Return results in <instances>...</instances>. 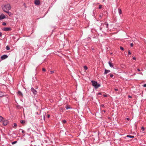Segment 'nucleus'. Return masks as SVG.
<instances>
[{"mask_svg": "<svg viewBox=\"0 0 146 146\" xmlns=\"http://www.w3.org/2000/svg\"><path fill=\"white\" fill-rule=\"evenodd\" d=\"M137 70H138V71H139V72L140 71V70L139 69H137Z\"/></svg>", "mask_w": 146, "mask_h": 146, "instance_id": "43", "label": "nucleus"}, {"mask_svg": "<svg viewBox=\"0 0 146 146\" xmlns=\"http://www.w3.org/2000/svg\"><path fill=\"white\" fill-rule=\"evenodd\" d=\"M118 11H119V15H120L122 13V12L121 10L119 8L118 9Z\"/></svg>", "mask_w": 146, "mask_h": 146, "instance_id": "16", "label": "nucleus"}, {"mask_svg": "<svg viewBox=\"0 0 146 146\" xmlns=\"http://www.w3.org/2000/svg\"><path fill=\"white\" fill-rule=\"evenodd\" d=\"M66 121L65 119L63 120L62 121V122L64 123H66Z\"/></svg>", "mask_w": 146, "mask_h": 146, "instance_id": "24", "label": "nucleus"}, {"mask_svg": "<svg viewBox=\"0 0 146 146\" xmlns=\"http://www.w3.org/2000/svg\"><path fill=\"white\" fill-rule=\"evenodd\" d=\"M114 89L115 91H117L118 90V89L117 88H115Z\"/></svg>", "mask_w": 146, "mask_h": 146, "instance_id": "33", "label": "nucleus"}, {"mask_svg": "<svg viewBox=\"0 0 146 146\" xmlns=\"http://www.w3.org/2000/svg\"><path fill=\"white\" fill-rule=\"evenodd\" d=\"M2 30L4 31H9L11 30V29L10 27H4L2 29Z\"/></svg>", "mask_w": 146, "mask_h": 146, "instance_id": "3", "label": "nucleus"}, {"mask_svg": "<svg viewBox=\"0 0 146 146\" xmlns=\"http://www.w3.org/2000/svg\"><path fill=\"white\" fill-rule=\"evenodd\" d=\"M5 18V16L4 15H1V16H0V20L3 19Z\"/></svg>", "mask_w": 146, "mask_h": 146, "instance_id": "10", "label": "nucleus"}, {"mask_svg": "<svg viewBox=\"0 0 146 146\" xmlns=\"http://www.w3.org/2000/svg\"><path fill=\"white\" fill-rule=\"evenodd\" d=\"M40 3V1L39 0H36L35 1V3L36 5H39Z\"/></svg>", "mask_w": 146, "mask_h": 146, "instance_id": "6", "label": "nucleus"}, {"mask_svg": "<svg viewBox=\"0 0 146 146\" xmlns=\"http://www.w3.org/2000/svg\"><path fill=\"white\" fill-rule=\"evenodd\" d=\"M6 49L7 50H9L10 49L9 47L8 46H6Z\"/></svg>", "mask_w": 146, "mask_h": 146, "instance_id": "17", "label": "nucleus"}, {"mask_svg": "<svg viewBox=\"0 0 146 146\" xmlns=\"http://www.w3.org/2000/svg\"><path fill=\"white\" fill-rule=\"evenodd\" d=\"M129 97H131L130 96H129Z\"/></svg>", "mask_w": 146, "mask_h": 146, "instance_id": "47", "label": "nucleus"}, {"mask_svg": "<svg viewBox=\"0 0 146 146\" xmlns=\"http://www.w3.org/2000/svg\"><path fill=\"white\" fill-rule=\"evenodd\" d=\"M141 129L142 130V131H143L145 130V129H144V127H141Z\"/></svg>", "mask_w": 146, "mask_h": 146, "instance_id": "26", "label": "nucleus"}, {"mask_svg": "<svg viewBox=\"0 0 146 146\" xmlns=\"http://www.w3.org/2000/svg\"><path fill=\"white\" fill-rule=\"evenodd\" d=\"M98 94L99 95H100L101 94L100 93H98Z\"/></svg>", "mask_w": 146, "mask_h": 146, "instance_id": "44", "label": "nucleus"}, {"mask_svg": "<svg viewBox=\"0 0 146 146\" xmlns=\"http://www.w3.org/2000/svg\"><path fill=\"white\" fill-rule=\"evenodd\" d=\"M8 123V121L7 120H4L3 121V123L4 125H7Z\"/></svg>", "mask_w": 146, "mask_h": 146, "instance_id": "7", "label": "nucleus"}, {"mask_svg": "<svg viewBox=\"0 0 146 146\" xmlns=\"http://www.w3.org/2000/svg\"><path fill=\"white\" fill-rule=\"evenodd\" d=\"M96 12V11L94 10L93 11V14L95 13V12ZM93 15L94 16H95V14H93Z\"/></svg>", "mask_w": 146, "mask_h": 146, "instance_id": "32", "label": "nucleus"}, {"mask_svg": "<svg viewBox=\"0 0 146 146\" xmlns=\"http://www.w3.org/2000/svg\"><path fill=\"white\" fill-rule=\"evenodd\" d=\"M17 142V141H14L12 143V144L13 145L16 143Z\"/></svg>", "mask_w": 146, "mask_h": 146, "instance_id": "20", "label": "nucleus"}, {"mask_svg": "<svg viewBox=\"0 0 146 146\" xmlns=\"http://www.w3.org/2000/svg\"><path fill=\"white\" fill-rule=\"evenodd\" d=\"M20 130L21 131V132L22 133H24L25 132L24 131L23 129H20Z\"/></svg>", "mask_w": 146, "mask_h": 146, "instance_id": "28", "label": "nucleus"}, {"mask_svg": "<svg viewBox=\"0 0 146 146\" xmlns=\"http://www.w3.org/2000/svg\"><path fill=\"white\" fill-rule=\"evenodd\" d=\"M102 7V5H100L99 6L98 8L99 9H100Z\"/></svg>", "mask_w": 146, "mask_h": 146, "instance_id": "23", "label": "nucleus"}, {"mask_svg": "<svg viewBox=\"0 0 146 146\" xmlns=\"http://www.w3.org/2000/svg\"><path fill=\"white\" fill-rule=\"evenodd\" d=\"M11 9V7L9 4H7L4 5L3 9L5 12L8 11Z\"/></svg>", "mask_w": 146, "mask_h": 146, "instance_id": "1", "label": "nucleus"}, {"mask_svg": "<svg viewBox=\"0 0 146 146\" xmlns=\"http://www.w3.org/2000/svg\"><path fill=\"white\" fill-rule=\"evenodd\" d=\"M128 54L129 55H130L131 53V52H130V50H128Z\"/></svg>", "mask_w": 146, "mask_h": 146, "instance_id": "30", "label": "nucleus"}, {"mask_svg": "<svg viewBox=\"0 0 146 146\" xmlns=\"http://www.w3.org/2000/svg\"><path fill=\"white\" fill-rule=\"evenodd\" d=\"M2 35V33H1L0 32V36H1Z\"/></svg>", "mask_w": 146, "mask_h": 146, "instance_id": "42", "label": "nucleus"}, {"mask_svg": "<svg viewBox=\"0 0 146 146\" xmlns=\"http://www.w3.org/2000/svg\"><path fill=\"white\" fill-rule=\"evenodd\" d=\"M132 72V71H131L130 72H129V74H128L130 76H132L133 75H134L135 74H131L130 73H131V72Z\"/></svg>", "mask_w": 146, "mask_h": 146, "instance_id": "19", "label": "nucleus"}, {"mask_svg": "<svg viewBox=\"0 0 146 146\" xmlns=\"http://www.w3.org/2000/svg\"><path fill=\"white\" fill-rule=\"evenodd\" d=\"M84 68L85 70H86L88 69V68L86 66H84Z\"/></svg>", "mask_w": 146, "mask_h": 146, "instance_id": "21", "label": "nucleus"}, {"mask_svg": "<svg viewBox=\"0 0 146 146\" xmlns=\"http://www.w3.org/2000/svg\"><path fill=\"white\" fill-rule=\"evenodd\" d=\"M126 137H129V138H134V136H132V135H127L126 136Z\"/></svg>", "mask_w": 146, "mask_h": 146, "instance_id": "15", "label": "nucleus"}, {"mask_svg": "<svg viewBox=\"0 0 146 146\" xmlns=\"http://www.w3.org/2000/svg\"><path fill=\"white\" fill-rule=\"evenodd\" d=\"M110 77L111 78H113V75L112 74H110Z\"/></svg>", "mask_w": 146, "mask_h": 146, "instance_id": "27", "label": "nucleus"}, {"mask_svg": "<svg viewBox=\"0 0 146 146\" xmlns=\"http://www.w3.org/2000/svg\"><path fill=\"white\" fill-rule=\"evenodd\" d=\"M42 70L44 72V71H46V70H45V69L44 68H42Z\"/></svg>", "mask_w": 146, "mask_h": 146, "instance_id": "35", "label": "nucleus"}, {"mask_svg": "<svg viewBox=\"0 0 146 146\" xmlns=\"http://www.w3.org/2000/svg\"><path fill=\"white\" fill-rule=\"evenodd\" d=\"M120 49L122 50H124V48H123L122 47V46H120Z\"/></svg>", "mask_w": 146, "mask_h": 146, "instance_id": "29", "label": "nucleus"}, {"mask_svg": "<svg viewBox=\"0 0 146 146\" xmlns=\"http://www.w3.org/2000/svg\"><path fill=\"white\" fill-rule=\"evenodd\" d=\"M3 119V117L1 116H0V122H1V121Z\"/></svg>", "mask_w": 146, "mask_h": 146, "instance_id": "22", "label": "nucleus"}, {"mask_svg": "<svg viewBox=\"0 0 146 146\" xmlns=\"http://www.w3.org/2000/svg\"><path fill=\"white\" fill-rule=\"evenodd\" d=\"M66 108L67 110H68V109L70 108H69V107H68V106H67L66 107Z\"/></svg>", "mask_w": 146, "mask_h": 146, "instance_id": "40", "label": "nucleus"}, {"mask_svg": "<svg viewBox=\"0 0 146 146\" xmlns=\"http://www.w3.org/2000/svg\"><path fill=\"white\" fill-rule=\"evenodd\" d=\"M4 95V93L3 92H2L0 91V97H2Z\"/></svg>", "mask_w": 146, "mask_h": 146, "instance_id": "13", "label": "nucleus"}, {"mask_svg": "<svg viewBox=\"0 0 146 146\" xmlns=\"http://www.w3.org/2000/svg\"><path fill=\"white\" fill-rule=\"evenodd\" d=\"M50 117V115H48V118H49Z\"/></svg>", "mask_w": 146, "mask_h": 146, "instance_id": "45", "label": "nucleus"}, {"mask_svg": "<svg viewBox=\"0 0 146 146\" xmlns=\"http://www.w3.org/2000/svg\"><path fill=\"white\" fill-rule=\"evenodd\" d=\"M20 122L22 124H23L25 123V121L24 120H21L20 121Z\"/></svg>", "mask_w": 146, "mask_h": 146, "instance_id": "18", "label": "nucleus"}, {"mask_svg": "<svg viewBox=\"0 0 146 146\" xmlns=\"http://www.w3.org/2000/svg\"><path fill=\"white\" fill-rule=\"evenodd\" d=\"M126 119L128 121L129 120H130V119L129 117H127L126 118Z\"/></svg>", "mask_w": 146, "mask_h": 146, "instance_id": "39", "label": "nucleus"}, {"mask_svg": "<svg viewBox=\"0 0 146 146\" xmlns=\"http://www.w3.org/2000/svg\"><path fill=\"white\" fill-rule=\"evenodd\" d=\"M18 94L20 96H23V94L21 91H18Z\"/></svg>", "mask_w": 146, "mask_h": 146, "instance_id": "14", "label": "nucleus"}, {"mask_svg": "<svg viewBox=\"0 0 146 146\" xmlns=\"http://www.w3.org/2000/svg\"><path fill=\"white\" fill-rule=\"evenodd\" d=\"M5 12L7 13L10 16H11L12 15V13L11 12H10L8 11H7Z\"/></svg>", "mask_w": 146, "mask_h": 146, "instance_id": "11", "label": "nucleus"}, {"mask_svg": "<svg viewBox=\"0 0 146 146\" xmlns=\"http://www.w3.org/2000/svg\"><path fill=\"white\" fill-rule=\"evenodd\" d=\"M31 91L33 92L34 94L35 95L37 93V91L33 87H32Z\"/></svg>", "mask_w": 146, "mask_h": 146, "instance_id": "4", "label": "nucleus"}, {"mask_svg": "<svg viewBox=\"0 0 146 146\" xmlns=\"http://www.w3.org/2000/svg\"><path fill=\"white\" fill-rule=\"evenodd\" d=\"M103 96L104 97H106L107 96V95L106 94H104L103 95Z\"/></svg>", "mask_w": 146, "mask_h": 146, "instance_id": "38", "label": "nucleus"}, {"mask_svg": "<svg viewBox=\"0 0 146 146\" xmlns=\"http://www.w3.org/2000/svg\"><path fill=\"white\" fill-rule=\"evenodd\" d=\"M8 57V56L7 55H4L1 56V58L2 60L5 59L7 58Z\"/></svg>", "mask_w": 146, "mask_h": 146, "instance_id": "5", "label": "nucleus"}, {"mask_svg": "<svg viewBox=\"0 0 146 146\" xmlns=\"http://www.w3.org/2000/svg\"><path fill=\"white\" fill-rule=\"evenodd\" d=\"M91 82L92 83L93 86H94L96 89L98 88L100 86V85L99 84H98L96 81L92 80Z\"/></svg>", "mask_w": 146, "mask_h": 146, "instance_id": "2", "label": "nucleus"}, {"mask_svg": "<svg viewBox=\"0 0 146 146\" xmlns=\"http://www.w3.org/2000/svg\"><path fill=\"white\" fill-rule=\"evenodd\" d=\"M54 72V71H51L50 72V74H52Z\"/></svg>", "mask_w": 146, "mask_h": 146, "instance_id": "34", "label": "nucleus"}, {"mask_svg": "<svg viewBox=\"0 0 146 146\" xmlns=\"http://www.w3.org/2000/svg\"><path fill=\"white\" fill-rule=\"evenodd\" d=\"M108 64H109L110 66L111 67L114 68H113V64L111 62H110L109 61L108 62Z\"/></svg>", "mask_w": 146, "mask_h": 146, "instance_id": "9", "label": "nucleus"}, {"mask_svg": "<svg viewBox=\"0 0 146 146\" xmlns=\"http://www.w3.org/2000/svg\"><path fill=\"white\" fill-rule=\"evenodd\" d=\"M104 113H105V110H103Z\"/></svg>", "mask_w": 146, "mask_h": 146, "instance_id": "46", "label": "nucleus"}, {"mask_svg": "<svg viewBox=\"0 0 146 146\" xmlns=\"http://www.w3.org/2000/svg\"><path fill=\"white\" fill-rule=\"evenodd\" d=\"M17 126V124L15 123H14L13 127H16Z\"/></svg>", "mask_w": 146, "mask_h": 146, "instance_id": "25", "label": "nucleus"}, {"mask_svg": "<svg viewBox=\"0 0 146 146\" xmlns=\"http://www.w3.org/2000/svg\"><path fill=\"white\" fill-rule=\"evenodd\" d=\"M133 60H135L136 59V58L135 57H133Z\"/></svg>", "mask_w": 146, "mask_h": 146, "instance_id": "41", "label": "nucleus"}, {"mask_svg": "<svg viewBox=\"0 0 146 146\" xmlns=\"http://www.w3.org/2000/svg\"><path fill=\"white\" fill-rule=\"evenodd\" d=\"M133 46V44L132 43H131L130 44V46L131 47H132Z\"/></svg>", "mask_w": 146, "mask_h": 146, "instance_id": "37", "label": "nucleus"}, {"mask_svg": "<svg viewBox=\"0 0 146 146\" xmlns=\"http://www.w3.org/2000/svg\"><path fill=\"white\" fill-rule=\"evenodd\" d=\"M2 25L4 26H5L6 25V23L5 22H3V23Z\"/></svg>", "mask_w": 146, "mask_h": 146, "instance_id": "31", "label": "nucleus"}, {"mask_svg": "<svg viewBox=\"0 0 146 146\" xmlns=\"http://www.w3.org/2000/svg\"><path fill=\"white\" fill-rule=\"evenodd\" d=\"M104 27H105L107 29L108 28V25L106 23H105L104 24Z\"/></svg>", "mask_w": 146, "mask_h": 146, "instance_id": "12", "label": "nucleus"}, {"mask_svg": "<svg viewBox=\"0 0 146 146\" xmlns=\"http://www.w3.org/2000/svg\"><path fill=\"white\" fill-rule=\"evenodd\" d=\"M143 86L144 87H146V84H144L143 85Z\"/></svg>", "mask_w": 146, "mask_h": 146, "instance_id": "36", "label": "nucleus"}, {"mask_svg": "<svg viewBox=\"0 0 146 146\" xmlns=\"http://www.w3.org/2000/svg\"><path fill=\"white\" fill-rule=\"evenodd\" d=\"M110 72V70H106V69H105V72H104V74H106L108 73L109 72Z\"/></svg>", "mask_w": 146, "mask_h": 146, "instance_id": "8", "label": "nucleus"}]
</instances>
